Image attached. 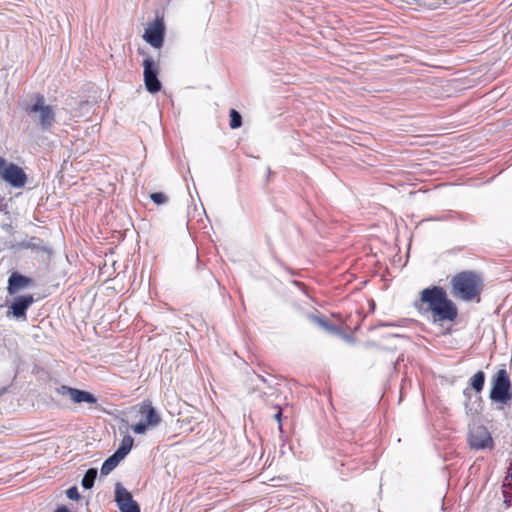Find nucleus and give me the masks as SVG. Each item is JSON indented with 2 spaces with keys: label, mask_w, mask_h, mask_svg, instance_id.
Here are the masks:
<instances>
[{
  "label": "nucleus",
  "mask_w": 512,
  "mask_h": 512,
  "mask_svg": "<svg viewBox=\"0 0 512 512\" xmlns=\"http://www.w3.org/2000/svg\"><path fill=\"white\" fill-rule=\"evenodd\" d=\"M415 306L420 312H431L435 321H454L458 314L455 304L440 286L423 289Z\"/></svg>",
  "instance_id": "1"
},
{
  "label": "nucleus",
  "mask_w": 512,
  "mask_h": 512,
  "mask_svg": "<svg viewBox=\"0 0 512 512\" xmlns=\"http://www.w3.org/2000/svg\"><path fill=\"white\" fill-rule=\"evenodd\" d=\"M21 106L42 131H50L56 122L53 107L46 104L45 98L41 94L32 95L30 100H24Z\"/></svg>",
  "instance_id": "2"
},
{
  "label": "nucleus",
  "mask_w": 512,
  "mask_h": 512,
  "mask_svg": "<svg viewBox=\"0 0 512 512\" xmlns=\"http://www.w3.org/2000/svg\"><path fill=\"white\" fill-rule=\"evenodd\" d=\"M452 287L456 295L470 301L479 296L481 281L473 272L464 271L452 279Z\"/></svg>",
  "instance_id": "3"
},
{
  "label": "nucleus",
  "mask_w": 512,
  "mask_h": 512,
  "mask_svg": "<svg viewBox=\"0 0 512 512\" xmlns=\"http://www.w3.org/2000/svg\"><path fill=\"white\" fill-rule=\"evenodd\" d=\"M490 398L501 404H507L511 400V382L506 370L501 369L497 372L490 391Z\"/></svg>",
  "instance_id": "4"
},
{
  "label": "nucleus",
  "mask_w": 512,
  "mask_h": 512,
  "mask_svg": "<svg viewBox=\"0 0 512 512\" xmlns=\"http://www.w3.org/2000/svg\"><path fill=\"white\" fill-rule=\"evenodd\" d=\"M0 178L15 188L26 184L27 176L23 169L14 163H8L0 156Z\"/></svg>",
  "instance_id": "5"
},
{
  "label": "nucleus",
  "mask_w": 512,
  "mask_h": 512,
  "mask_svg": "<svg viewBox=\"0 0 512 512\" xmlns=\"http://www.w3.org/2000/svg\"><path fill=\"white\" fill-rule=\"evenodd\" d=\"M143 76L145 88L148 92L155 94L162 88V84L158 78L159 66L153 58L147 57L143 61Z\"/></svg>",
  "instance_id": "6"
},
{
  "label": "nucleus",
  "mask_w": 512,
  "mask_h": 512,
  "mask_svg": "<svg viewBox=\"0 0 512 512\" xmlns=\"http://www.w3.org/2000/svg\"><path fill=\"white\" fill-rule=\"evenodd\" d=\"M468 441L470 447L475 450L491 449L493 447L492 437L487 428L482 425L470 427Z\"/></svg>",
  "instance_id": "7"
},
{
  "label": "nucleus",
  "mask_w": 512,
  "mask_h": 512,
  "mask_svg": "<svg viewBox=\"0 0 512 512\" xmlns=\"http://www.w3.org/2000/svg\"><path fill=\"white\" fill-rule=\"evenodd\" d=\"M165 34V25L162 19L157 18L145 29L143 38L154 48H160L163 45Z\"/></svg>",
  "instance_id": "8"
},
{
  "label": "nucleus",
  "mask_w": 512,
  "mask_h": 512,
  "mask_svg": "<svg viewBox=\"0 0 512 512\" xmlns=\"http://www.w3.org/2000/svg\"><path fill=\"white\" fill-rule=\"evenodd\" d=\"M115 501L120 512H140V507L133 500L132 494L120 483L115 486Z\"/></svg>",
  "instance_id": "9"
},
{
  "label": "nucleus",
  "mask_w": 512,
  "mask_h": 512,
  "mask_svg": "<svg viewBox=\"0 0 512 512\" xmlns=\"http://www.w3.org/2000/svg\"><path fill=\"white\" fill-rule=\"evenodd\" d=\"M57 393L62 396H68L74 403L96 404V397L87 391L61 385L57 388Z\"/></svg>",
  "instance_id": "10"
},
{
  "label": "nucleus",
  "mask_w": 512,
  "mask_h": 512,
  "mask_svg": "<svg viewBox=\"0 0 512 512\" xmlns=\"http://www.w3.org/2000/svg\"><path fill=\"white\" fill-rule=\"evenodd\" d=\"M33 302L34 298L32 295H22L16 297L10 306L12 315L17 319H26V311L33 304Z\"/></svg>",
  "instance_id": "11"
},
{
  "label": "nucleus",
  "mask_w": 512,
  "mask_h": 512,
  "mask_svg": "<svg viewBox=\"0 0 512 512\" xmlns=\"http://www.w3.org/2000/svg\"><path fill=\"white\" fill-rule=\"evenodd\" d=\"M32 284V279L21 275L17 272H14L10 275L8 279V286L7 291L9 295H14L15 293L19 292L20 290H23L30 286Z\"/></svg>",
  "instance_id": "12"
},
{
  "label": "nucleus",
  "mask_w": 512,
  "mask_h": 512,
  "mask_svg": "<svg viewBox=\"0 0 512 512\" xmlns=\"http://www.w3.org/2000/svg\"><path fill=\"white\" fill-rule=\"evenodd\" d=\"M139 413L142 417V422L147 424L149 428L156 427L161 421L160 416L150 403H143L140 406Z\"/></svg>",
  "instance_id": "13"
},
{
  "label": "nucleus",
  "mask_w": 512,
  "mask_h": 512,
  "mask_svg": "<svg viewBox=\"0 0 512 512\" xmlns=\"http://www.w3.org/2000/svg\"><path fill=\"white\" fill-rule=\"evenodd\" d=\"M123 460L116 452H114L110 457H108L101 467V474L108 475L111 471H113L119 462Z\"/></svg>",
  "instance_id": "14"
},
{
  "label": "nucleus",
  "mask_w": 512,
  "mask_h": 512,
  "mask_svg": "<svg viewBox=\"0 0 512 512\" xmlns=\"http://www.w3.org/2000/svg\"><path fill=\"white\" fill-rule=\"evenodd\" d=\"M133 442L134 439L130 435L124 436L120 446L115 452L124 459L127 456V454L131 451Z\"/></svg>",
  "instance_id": "15"
},
{
  "label": "nucleus",
  "mask_w": 512,
  "mask_h": 512,
  "mask_svg": "<svg viewBox=\"0 0 512 512\" xmlns=\"http://www.w3.org/2000/svg\"><path fill=\"white\" fill-rule=\"evenodd\" d=\"M97 477V469L95 468H90L86 471V473L84 474V477L82 479V486L85 488V489H90L93 487L94 485V482H95V479Z\"/></svg>",
  "instance_id": "16"
},
{
  "label": "nucleus",
  "mask_w": 512,
  "mask_h": 512,
  "mask_svg": "<svg viewBox=\"0 0 512 512\" xmlns=\"http://www.w3.org/2000/svg\"><path fill=\"white\" fill-rule=\"evenodd\" d=\"M485 382V374L483 371L476 372L471 378V387L476 392H481Z\"/></svg>",
  "instance_id": "17"
},
{
  "label": "nucleus",
  "mask_w": 512,
  "mask_h": 512,
  "mask_svg": "<svg viewBox=\"0 0 512 512\" xmlns=\"http://www.w3.org/2000/svg\"><path fill=\"white\" fill-rule=\"evenodd\" d=\"M313 321L318 324L325 331L335 334L338 333V328L335 325L330 324L325 318L314 316Z\"/></svg>",
  "instance_id": "18"
},
{
  "label": "nucleus",
  "mask_w": 512,
  "mask_h": 512,
  "mask_svg": "<svg viewBox=\"0 0 512 512\" xmlns=\"http://www.w3.org/2000/svg\"><path fill=\"white\" fill-rule=\"evenodd\" d=\"M230 128L237 129L242 125V117L235 109L230 111Z\"/></svg>",
  "instance_id": "19"
},
{
  "label": "nucleus",
  "mask_w": 512,
  "mask_h": 512,
  "mask_svg": "<svg viewBox=\"0 0 512 512\" xmlns=\"http://www.w3.org/2000/svg\"><path fill=\"white\" fill-rule=\"evenodd\" d=\"M151 200L157 204L162 205L167 202L168 198L167 196L162 192H155L150 195Z\"/></svg>",
  "instance_id": "20"
},
{
  "label": "nucleus",
  "mask_w": 512,
  "mask_h": 512,
  "mask_svg": "<svg viewBox=\"0 0 512 512\" xmlns=\"http://www.w3.org/2000/svg\"><path fill=\"white\" fill-rule=\"evenodd\" d=\"M148 429V425L142 421L132 426V430L136 434H144Z\"/></svg>",
  "instance_id": "21"
},
{
  "label": "nucleus",
  "mask_w": 512,
  "mask_h": 512,
  "mask_svg": "<svg viewBox=\"0 0 512 512\" xmlns=\"http://www.w3.org/2000/svg\"><path fill=\"white\" fill-rule=\"evenodd\" d=\"M66 495L69 499L71 500H78L80 498V494L78 492V489L77 487H70L67 491H66Z\"/></svg>",
  "instance_id": "22"
},
{
  "label": "nucleus",
  "mask_w": 512,
  "mask_h": 512,
  "mask_svg": "<svg viewBox=\"0 0 512 512\" xmlns=\"http://www.w3.org/2000/svg\"><path fill=\"white\" fill-rule=\"evenodd\" d=\"M55 512H70V510L66 506L58 507Z\"/></svg>",
  "instance_id": "23"
},
{
  "label": "nucleus",
  "mask_w": 512,
  "mask_h": 512,
  "mask_svg": "<svg viewBox=\"0 0 512 512\" xmlns=\"http://www.w3.org/2000/svg\"><path fill=\"white\" fill-rule=\"evenodd\" d=\"M281 415H282V412H281V410H279V411L275 414V416H274V417H275V419H276L277 421H280V419H281Z\"/></svg>",
  "instance_id": "24"
},
{
  "label": "nucleus",
  "mask_w": 512,
  "mask_h": 512,
  "mask_svg": "<svg viewBox=\"0 0 512 512\" xmlns=\"http://www.w3.org/2000/svg\"><path fill=\"white\" fill-rule=\"evenodd\" d=\"M257 378H258L261 382L266 383V379H265V378H263L262 376L258 375V376H257Z\"/></svg>",
  "instance_id": "25"
},
{
  "label": "nucleus",
  "mask_w": 512,
  "mask_h": 512,
  "mask_svg": "<svg viewBox=\"0 0 512 512\" xmlns=\"http://www.w3.org/2000/svg\"><path fill=\"white\" fill-rule=\"evenodd\" d=\"M2 197L0 196V211L2 210Z\"/></svg>",
  "instance_id": "26"
},
{
  "label": "nucleus",
  "mask_w": 512,
  "mask_h": 512,
  "mask_svg": "<svg viewBox=\"0 0 512 512\" xmlns=\"http://www.w3.org/2000/svg\"><path fill=\"white\" fill-rule=\"evenodd\" d=\"M510 478L512 480V464H511V473H510Z\"/></svg>",
  "instance_id": "27"
}]
</instances>
